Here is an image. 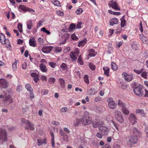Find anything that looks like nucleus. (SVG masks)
Returning a JSON list of instances; mask_svg holds the SVG:
<instances>
[{
	"label": "nucleus",
	"mask_w": 148,
	"mask_h": 148,
	"mask_svg": "<svg viewBox=\"0 0 148 148\" xmlns=\"http://www.w3.org/2000/svg\"><path fill=\"white\" fill-rule=\"evenodd\" d=\"M127 145L129 147H131L133 144H136L138 142V139L136 137L132 136H129L126 139Z\"/></svg>",
	"instance_id": "1"
},
{
	"label": "nucleus",
	"mask_w": 148,
	"mask_h": 148,
	"mask_svg": "<svg viewBox=\"0 0 148 148\" xmlns=\"http://www.w3.org/2000/svg\"><path fill=\"white\" fill-rule=\"evenodd\" d=\"M118 104L119 106L121 107V111L125 115H127L129 113V111L126 108V105L120 100L118 101Z\"/></svg>",
	"instance_id": "2"
},
{
	"label": "nucleus",
	"mask_w": 148,
	"mask_h": 148,
	"mask_svg": "<svg viewBox=\"0 0 148 148\" xmlns=\"http://www.w3.org/2000/svg\"><path fill=\"white\" fill-rule=\"evenodd\" d=\"M92 120V118L90 116H82L81 122L83 125H88L91 123Z\"/></svg>",
	"instance_id": "3"
},
{
	"label": "nucleus",
	"mask_w": 148,
	"mask_h": 148,
	"mask_svg": "<svg viewBox=\"0 0 148 148\" xmlns=\"http://www.w3.org/2000/svg\"><path fill=\"white\" fill-rule=\"evenodd\" d=\"M7 138L5 129L0 128V141L1 142L6 141Z\"/></svg>",
	"instance_id": "4"
},
{
	"label": "nucleus",
	"mask_w": 148,
	"mask_h": 148,
	"mask_svg": "<svg viewBox=\"0 0 148 148\" xmlns=\"http://www.w3.org/2000/svg\"><path fill=\"white\" fill-rule=\"evenodd\" d=\"M115 118L118 121L121 123L123 122L124 119L122 114L120 111L119 110H116L115 112Z\"/></svg>",
	"instance_id": "5"
},
{
	"label": "nucleus",
	"mask_w": 148,
	"mask_h": 148,
	"mask_svg": "<svg viewBox=\"0 0 148 148\" xmlns=\"http://www.w3.org/2000/svg\"><path fill=\"white\" fill-rule=\"evenodd\" d=\"M134 92L135 94L138 96L140 97L144 95L142 88L140 86L136 87L134 89Z\"/></svg>",
	"instance_id": "6"
},
{
	"label": "nucleus",
	"mask_w": 148,
	"mask_h": 148,
	"mask_svg": "<svg viewBox=\"0 0 148 148\" xmlns=\"http://www.w3.org/2000/svg\"><path fill=\"white\" fill-rule=\"evenodd\" d=\"M107 102L108 103V106L109 108L111 109H114L116 108V104L112 98H109L107 100Z\"/></svg>",
	"instance_id": "7"
},
{
	"label": "nucleus",
	"mask_w": 148,
	"mask_h": 148,
	"mask_svg": "<svg viewBox=\"0 0 148 148\" xmlns=\"http://www.w3.org/2000/svg\"><path fill=\"white\" fill-rule=\"evenodd\" d=\"M108 6L115 10H120V8L116 1H110L108 3Z\"/></svg>",
	"instance_id": "8"
},
{
	"label": "nucleus",
	"mask_w": 148,
	"mask_h": 148,
	"mask_svg": "<svg viewBox=\"0 0 148 148\" xmlns=\"http://www.w3.org/2000/svg\"><path fill=\"white\" fill-rule=\"evenodd\" d=\"M103 122L102 121L98 120H93L92 123V127L95 128L103 125Z\"/></svg>",
	"instance_id": "9"
},
{
	"label": "nucleus",
	"mask_w": 148,
	"mask_h": 148,
	"mask_svg": "<svg viewBox=\"0 0 148 148\" xmlns=\"http://www.w3.org/2000/svg\"><path fill=\"white\" fill-rule=\"evenodd\" d=\"M99 130L103 135H107L109 132V130L106 127L100 126L98 128Z\"/></svg>",
	"instance_id": "10"
},
{
	"label": "nucleus",
	"mask_w": 148,
	"mask_h": 148,
	"mask_svg": "<svg viewBox=\"0 0 148 148\" xmlns=\"http://www.w3.org/2000/svg\"><path fill=\"white\" fill-rule=\"evenodd\" d=\"M131 133L132 134L133 136L136 137H140L141 136V133L136 128H134L133 129Z\"/></svg>",
	"instance_id": "11"
},
{
	"label": "nucleus",
	"mask_w": 148,
	"mask_h": 148,
	"mask_svg": "<svg viewBox=\"0 0 148 148\" xmlns=\"http://www.w3.org/2000/svg\"><path fill=\"white\" fill-rule=\"evenodd\" d=\"M8 83L7 81L4 79H0V86L3 88H6L8 86Z\"/></svg>",
	"instance_id": "12"
},
{
	"label": "nucleus",
	"mask_w": 148,
	"mask_h": 148,
	"mask_svg": "<svg viewBox=\"0 0 148 148\" xmlns=\"http://www.w3.org/2000/svg\"><path fill=\"white\" fill-rule=\"evenodd\" d=\"M129 120L132 125L137 122V119L136 116L133 113H131L130 115Z\"/></svg>",
	"instance_id": "13"
},
{
	"label": "nucleus",
	"mask_w": 148,
	"mask_h": 148,
	"mask_svg": "<svg viewBox=\"0 0 148 148\" xmlns=\"http://www.w3.org/2000/svg\"><path fill=\"white\" fill-rule=\"evenodd\" d=\"M122 75L124 76L125 80L128 82H130L133 79L132 75H128L127 73H125L122 74Z\"/></svg>",
	"instance_id": "14"
},
{
	"label": "nucleus",
	"mask_w": 148,
	"mask_h": 148,
	"mask_svg": "<svg viewBox=\"0 0 148 148\" xmlns=\"http://www.w3.org/2000/svg\"><path fill=\"white\" fill-rule=\"evenodd\" d=\"M53 48V47L51 46H45L42 48V51L45 53H49L52 50Z\"/></svg>",
	"instance_id": "15"
},
{
	"label": "nucleus",
	"mask_w": 148,
	"mask_h": 148,
	"mask_svg": "<svg viewBox=\"0 0 148 148\" xmlns=\"http://www.w3.org/2000/svg\"><path fill=\"white\" fill-rule=\"evenodd\" d=\"M26 126L25 127V129L26 130H28L29 129L31 130H34V127L32 124L29 121H27L26 122L25 124Z\"/></svg>",
	"instance_id": "16"
},
{
	"label": "nucleus",
	"mask_w": 148,
	"mask_h": 148,
	"mask_svg": "<svg viewBox=\"0 0 148 148\" xmlns=\"http://www.w3.org/2000/svg\"><path fill=\"white\" fill-rule=\"evenodd\" d=\"M47 141L46 138L38 139L37 143L38 146H41L42 145H45Z\"/></svg>",
	"instance_id": "17"
},
{
	"label": "nucleus",
	"mask_w": 148,
	"mask_h": 148,
	"mask_svg": "<svg viewBox=\"0 0 148 148\" xmlns=\"http://www.w3.org/2000/svg\"><path fill=\"white\" fill-rule=\"evenodd\" d=\"M0 40L1 43L2 44H6L7 41H9V40L5 38V36L2 33L0 34Z\"/></svg>",
	"instance_id": "18"
},
{
	"label": "nucleus",
	"mask_w": 148,
	"mask_h": 148,
	"mask_svg": "<svg viewBox=\"0 0 148 148\" xmlns=\"http://www.w3.org/2000/svg\"><path fill=\"white\" fill-rule=\"evenodd\" d=\"M4 103L8 102L9 104L12 103L13 102V100L12 99L11 96L8 95L5 96V98L3 100Z\"/></svg>",
	"instance_id": "19"
},
{
	"label": "nucleus",
	"mask_w": 148,
	"mask_h": 148,
	"mask_svg": "<svg viewBox=\"0 0 148 148\" xmlns=\"http://www.w3.org/2000/svg\"><path fill=\"white\" fill-rule=\"evenodd\" d=\"M110 25L111 26H113L115 24H117L118 23V20L116 18L111 19L109 21Z\"/></svg>",
	"instance_id": "20"
},
{
	"label": "nucleus",
	"mask_w": 148,
	"mask_h": 148,
	"mask_svg": "<svg viewBox=\"0 0 148 148\" xmlns=\"http://www.w3.org/2000/svg\"><path fill=\"white\" fill-rule=\"evenodd\" d=\"M39 68L40 70L42 72H46L48 70L46 65L42 63H41L40 65Z\"/></svg>",
	"instance_id": "21"
},
{
	"label": "nucleus",
	"mask_w": 148,
	"mask_h": 148,
	"mask_svg": "<svg viewBox=\"0 0 148 148\" xmlns=\"http://www.w3.org/2000/svg\"><path fill=\"white\" fill-rule=\"evenodd\" d=\"M29 45L32 47H35L36 46V41L34 38H30L29 41Z\"/></svg>",
	"instance_id": "22"
},
{
	"label": "nucleus",
	"mask_w": 148,
	"mask_h": 148,
	"mask_svg": "<svg viewBox=\"0 0 148 148\" xmlns=\"http://www.w3.org/2000/svg\"><path fill=\"white\" fill-rule=\"evenodd\" d=\"M70 56L72 61H76L78 56L75 54H74L73 51H71L70 53Z\"/></svg>",
	"instance_id": "23"
},
{
	"label": "nucleus",
	"mask_w": 148,
	"mask_h": 148,
	"mask_svg": "<svg viewBox=\"0 0 148 148\" xmlns=\"http://www.w3.org/2000/svg\"><path fill=\"white\" fill-rule=\"evenodd\" d=\"M103 69L104 72V74L107 76H109V73L110 72V69L107 67H103Z\"/></svg>",
	"instance_id": "24"
},
{
	"label": "nucleus",
	"mask_w": 148,
	"mask_h": 148,
	"mask_svg": "<svg viewBox=\"0 0 148 148\" xmlns=\"http://www.w3.org/2000/svg\"><path fill=\"white\" fill-rule=\"evenodd\" d=\"M86 41L87 39L85 38L79 42L78 44V46L79 47L84 46L86 43Z\"/></svg>",
	"instance_id": "25"
},
{
	"label": "nucleus",
	"mask_w": 148,
	"mask_h": 148,
	"mask_svg": "<svg viewBox=\"0 0 148 148\" xmlns=\"http://www.w3.org/2000/svg\"><path fill=\"white\" fill-rule=\"evenodd\" d=\"M50 134L51 137V144L52 147H54L55 141L54 134L51 131L50 132Z\"/></svg>",
	"instance_id": "26"
},
{
	"label": "nucleus",
	"mask_w": 148,
	"mask_h": 148,
	"mask_svg": "<svg viewBox=\"0 0 148 148\" xmlns=\"http://www.w3.org/2000/svg\"><path fill=\"white\" fill-rule=\"evenodd\" d=\"M89 54L88 56L90 57L94 56H95L96 53L95 52V50L93 49H90L88 50Z\"/></svg>",
	"instance_id": "27"
},
{
	"label": "nucleus",
	"mask_w": 148,
	"mask_h": 148,
	"mask_svg": "<svg viewBox=\"0 0 148 148\" xmlns=\"http://www.w3.org/2000/svg\"><path fill=\"white\" fill-rule=\"evenodd\" d=\"M59 81L60 82V84L61 87L62 88H64V84H65V81L62 78H59Z\"/></svg>",
	"instance_id": "28"
},
{
	"label": "nucleus",
	"mask_w": 148,
	"mask_h": 148,
	"mask_svg": "<svg viewBox=\"0 0 148 148\" xmlns=\"http://www.w3.org/2000/svg\"><path fill=\"white\" fill-rule=\"evenodd\" d=\"M19 8L23 11H26L28 10V8L25 5H19Z\"/></svg>",
	"instance_id": "29"
},
{
	"label": "nucleus",
	"mask_w": 148,
	"mask_h": 148,
	"mask_svg": "<svg viewBox=\"0 0 148 148\" xmlns=\"http://www.w3.org/2000/svg\"><path fill=\"white\" fill-rule=\"evenodd\" d=\"M18 62V60H15L14 62L12 64V68L14 71L16 70L17 69V64Z\"/></svg>",
	"instance_id": "30"
},
{
	"label": "nucleus",
	"mask_w": 148,
	"mask_h": 148,
	"mask_svg": "<svg viewBox=\"0 0 148 148\" xmlns=\"http://www.w3.org/2000/svg\"><path fill=\"white\" fill-rule=\"evenodd\" d=\"M25 87L29 92L33 91V89L29 84H26L25 86Z\"/></svg>",
	"instance_id": "31"
},
{
	"label": "nucleus",
	"mask_w": 148,
	"mask_h": 148,
	"mask_svg": "<svg viewBox=\"0 0 148 148\" xmlns=\"http://www.w3.org/2000/svg\"><path fill=\"white\" fill-rule=\"evenodd\" d=\"M111 68L114 70L116 71L117 69V66L116 64L114 62H112L111 63Z\"/></svg>",
	"instance_id": "32"
},
{
	"label": "nucleus",
	"mask_w": 148,
	"mask_h": 148,
	"mask_svg": "<svg viewBox=\"0 0 148 148\" xmlns=\"http://www.w3.org/2000/svg\"><path fill=\"white\" fill-rule=\"evenodd\" d=\"M51 2L55 5L57 6H60V2L56 0H53L51 1Z\"/></svg>",
	"instance_id": "33"
},
{
	"label": "nucleus",
	"mask_w": 148,
	"mask_h": 148,
	"mask_svg": "<svg viewBox=\"0 0 148 148\" xmlns=\"http://www.w3.org/2000/svg\"><path fill=\"white\" fill-rule=\"evenodd\" d=\"M60 68L62 70L64 71L66 70L68 67L66 64L64 63H63L60 65Z\"/></svg>",
	"instance_id": "34"
},
{
	"label": "nucleus",
	"mask_w": 148,
	"mask_h": 148,
	"mask_svg": "<svg viewBox=\"0 0 148 148\" xmlns=\"http://www.w3.org/2000/svg\"><path fill=\"white\" fill-rule=\"evenodd\" d=\"M78 62L81 65L83 64L84 62L82 60L81 55H80L77 60Z\"/></svg>",
	"instance_id": "35"
},
{
	"label": "nucleus",
	"mask_w": 148,
	"mask_h": 148,
	"mask_svg": "<svg viewBox=\"0 0 148 148\" xmlns=\"http://www.w3.org/2000/svg\"><path fill=\"white\" fill-rule=\"evenodd\" d=\"M56 81V79L53 77H50L48 79L49 83L51 84L54 83Z\"/></svg>",
	"instance_id": "36"
},
{
	"label": "nucleus",
	"mask_w": 148,
	"mask_h": 148,
	"mask_svg": "<svg viewBox=\"0 0 148 148\" xmlns=\"http://www.w3.org/2000/svg\"><path fill=\"white\" fill-rule=\"evenodd\" d=\"M32 26V22L30 21H29L27 24V29H30L31 28Z\"/></svg>",
	"instance_id": "37"
},
{
	"label": "nucleus",
	"mask_w": 148,
	"mask_h": 148,
	"mask_svg": "<svg viewBox=\"0 0 148 148\" xmlns=\"http://www.w3.org/2000/svg\"><path fill=\"white\" fill-rule=\"evenodd\" d=\"M136 113H140L143 116L145 115V113L143 110L141 109H138L136 110Z\"/></svg>",
	"instance_id": "38"
},
{
	"label": "nucleus",
	"mask_w": 148,
	"mask_h": 148,
	"mask_svg": "<svg viewBox=\"0 0 148 148\" xmlns=\"http://www.w3.org/2000/svg\"><path fill=\"white\" fill-rule=\"evenodd\" d=\"M121 26L122 27H124L126 21L123 18H122L121 19Z\"/></svg>",
	"instance_id": "39"
},
{
	"label": "nucleus",
	"mask_w": 148,
	"mask_h": 148,
	"mask_svg": "<svg viewBox=\"0 0 148 148\" xmlns=\"http://www.w3.org/2000/svg\"><path fill=\"white\" fill-rule=\"evenodd\" d=\"M103 134L102 133L98 132L96 134V136L97 138L101 139L103 137Z\"/></svg>",
	"instance_id": "40"
},
{
	"label": "nucleus",
	"mask_w": 148,
	"mask_h": 148,
	"mask_svg": "<svg viewBox=\"0 0 148 148\" xmlns=\"http://www.w3.org/2000/svg\"><path fill=\"white\" fill-rule=\"evenodd\" d=\"M17 27L19 32H22L23 30L22 24L21 23H19L18 24Z\"/></svg>",
	"instance_id": "41"
},
{
	"label": "nucleus",
	"mask_w": 148,
	"mask_h": 148,
	"mask_svg": "<svg viewBox=\"0 0 148 148\" xmlns=\"http://www.w3.org/2000/svg\"><path fill=\"white\" fill-rule=\"evenodd\" d=\"M48 92V90L45 89H43L41 91V94L43 95H45L47 94Z\"/></svg>",
	"instance_id": "42"
},
{
	"label": "nucleus",
	"mask_w": 148,
	"mask_h": 148,
	"mask_svg": "<svg viewBox=\"0 0 148 148\" xmlns=\"http://www.w3.org/2000/svg\"><path fill=\"white\" fill-rule=\"evenodd\" d=\"M84 79L85 82L87 84H88L89 83V81L88 76L87 75H85L84 77Z\"/></svg>",
	"instance_id": "43"
},
{
	"label": "nucleus",
	"mask_w": 148,
	"mask_h": 148,
	"mask_svg": "<svg viewBox=\"0 0 148 148\" xmlns=\"http://www.w3.org/2000/svg\"><path fill=\"white\" fill-rule=\"evenodd\" d=\"M143 69H141L139 70H134V71L137 74H139L142 73L143 71Z\"/></svg>",
	"instance_id": "44"
},
{
	"label": "nucleus",
	"mask_w": 148,
	"mask_h": 148,
	"mask_svg": "<svg viewBox=\"0 0 148 148\" xmlns=\"http://www.w3.org/2000/svg\"><path fill=\"white\" fill-rule=\"evenodd\" d=\"M68 108L66 107H63L61 109L60 111L62 112H66L68 111Z\"/></svg>",
	"instance_id": "45"
},
{
	"label": "nucleus",
	"mask_w": 148,
	"mask_h": 148,
	"mask_svg": "<svg viewBox=\"0 0 148 148\" xmlns=\"http://www.w3.org/2000/svg\"><path fill=\"white\" fill-rule=\"evenodd\" d=\"M80 121V120L78 119L75 120L74 121L73 123L74 125L75 126H77L79 124Z\"/></svg>",
	"instance_id": "46"
},
{
	"label": "nucleus",
	"mask_w": 148,
	"mask_h": 148,
	"mask_svg": "<svg viewBox=\"0 0 148 148\" xmlns=\"http://www.w3.org/2000/svg\"><path fill=\"white\" fill-rule=\"evenodd\" d=\"M83 12V9L82 8H78L76 11V13L77 14H81Z\"/></svg>",
	"instance_id": "47"
},
{
	"label": "nucleus",
	"mask_w": 148,
	"mask_h": 148,
	"mask_svg": "<svg viewBox=\"0 0 148 148\" xmlns=\"http://www.w3.org/2000/svg\"><path fill=\"white\" fill-rule=\"evenodd\" d=\"M71 38L72 40H77L78 39V38L74 34H73L71 35Z\"/></svg>",
	"instance_id": "48"
},
{
	"label": "nucleus",
	"mask_w": 148,
	"mask_h": 148,
	"mask_svg": "<svg viewBox=\"0 0 148 148\" xmlns=\"http://www.w3.org/2000/svg\"><path fill=\"white\" fill-rule=\"evenodd\" d=\"M90 68L92 70H94L95 69V66L92 63H90L89 64Z\"/></svg>",
	"instance_id": "49"
},
{
	"label": "nucleus",
	"mask_w": 148,
	"mask_h": 148,
	"mask_svg": "<svg viewBox=\"0 0 148 148\" xmlns=\"http://www.w3.org/2000/svg\"><path fill=\"white\" fill-rule=\"evenodd\" d=\"M49 65L52 68H54L56 66V64L53 62H49Z\"/></svg>",
	"instance_id": "50"
},
{
	"label": "nucleus",
	"mask_w": 148,
	"mask_h": 148,
	"mask_svg": "<svg viewBox=\"0 0 148 148\" xmlns=\"http://www.w3.org/2000/svg\"><path fill=\"white\" fill-rule=\"evenodd\" d=\"M141 76L144 78L147 79V73L143 71L141 75Z\"/></svg>",
	"instance_id": "51"
},
{
	"label": "nucleus",
	"mask_w": 148,
	"mask_h": 148,
	"mask_svg": "<svg viewBox=\"0 0 148 148\" xmlns=\"http://www.w3.org/2000/svg\"><path fill=\"white\" fill-rule=\"evenodd\" d=\"M121 84V87L123 89H125L127 87V85L124 83H123L120 82Z\"/></svg>",
	"instance_id": "52"
},
{
	"label": "nucleus",
	"mask_w": 148,
	"mask_h": 148,
	"mask_svg": "<svg viewBox=\"0 0 148 148\" xmlns=\"http://www.w3.org/2000/svg\"><path fill=\"white\" fill-rule=\"evenodd\" d=\"M56 13L58 15L61 16H62L64 15L63 12L60 10L57 11H56Z\"/></svg>",
	"instance_id": "53"
},
{
	"label": "nucleus",
	"mask_w": 148,
	"mask_h": 148,
	"mask_svg": "<svg viewBox=\"0 0 148 148\" xmlns=\"http://www.w3.org/2000/svg\"><path fill=\"white\" fill-rule=\"evenodd\" d=\"M76 27V26L73 24H71L69 27V29L71 30L74 29Z\"/></svg>",
	"instance_id": "54"
},
{
	"label": "nucleus",
	"mask_w": 148,
	"mask_h": 148,
	"mask_svg": "<svg viewBox=\"0 0 148 148\" xmlns=\"http://www.w3.org/2000/svg\"><path fill=\"white\" fill-rule=\"evenodd\" d=\"M111 122L112 124L114 125V126L115 127V128L117 129V130L118 131H119V130L118 128L117 124L116 123H115V122L112 121H111Z\"/></svg>",
	"instance_id": "55"
},
{
	"label": "nucleus",
	"mask_w": 148,
	"mask_h": 148,
	"mask_svg": "<svg viewBox=\"0 0 148 148\" xmlns=\"http://www.w3.org/2000/svg\"><path fill=\"white\" fill-rule=\"evenodd\" d=\"M27 66V63L26 62H24L22 64V67L23 69H26Z\"/></svg>",
	"instance_id": "56"
},
{
	"label": "nucleus",
	"mask_w": 148,
	"mask_h": 148,
	"mask_svg": "<svg viewBox=\"0 0 148 148\" xmlns=\"http://www.w3.org/2000/svg\"><path fill=\"white\" fill-rule=\"evenodd\" d=\"M94 90V89H91L88 91V93L89 95H91L92 94V92Z\"/></svg>",
	"instance_id": "57"
},
{
	"label": "nucleus",
	"mask_w": 148,
	"mask_h": 148,
	"mask_svg": "<svg viewBox=\"0 0 148 148\" xmlns=\"http://www.w3.org/2000/svg\"><path fill=\"white\" fill-rule=\"evenodd\" d=\"M82 23L81 22H79L76 27V29H80L81 28V25L82 24Z\"/></svg>",
	"instance_id": "58"
},
{
	"label": "nucleus",
	"mask_w": 148,
	"mask_h": 148,
	"mask_svg": "<svg viewBox=\"0 0 148 148\" xmlns=\"http://www.w3.org/2000/svg\"><path fill=\"white\" fill-rule=\"evenodd\" d=\"M38 41L39 42L40 44H41L44 42V40L43 38L40 37L38 38Z\"/></svg>",
	"instance_id": "59"
},
{
	"label": "nucleus",
	"mask_w": 148,
	"mask_h": 148,
	"mask_svg": "<svg viewBox=\"0 0 148 148\" xmlns=\"http://www.w3.org/2000/svg\"><path fill=\"white\" fill-rule=\"evenodd\" d=\"M52 123L53 125H60V123L58 122L55 121H53Z\"/></svg>",
	"instance_id": "60"
},
{
	"label": "nucleus",
	"mask_w": 148,
	"mask_h": 148,
	"mask_svg": "<svg viewBox=\"0 0 148 148\" xmlns=\"http://www.w3.org/2000/svg\"><path fill=\"white\" fill-rule=\"evenodd\" d=\"M142 40L143 42L145 44H147L148 42V41L147 38L145 37V38L142 39Z\"/></svg>",
	"instance_id": "61"
},
{
	"label": "nucleus",
	"mask_w": 148,
	"mask_h": 148,
	"mask_svg": "<svg viewBox=\"0 0 148 148\" xmlns=\"http://www.w3.org/2000/svg\"><path fill=\"white\" fill-rule=\"evenodd\" d=\"M31 75L32 77H34L38 76V74H37L36 73H31Z\"/></svg>",
	"instance_id": "62"
},
{
	"label": "nucleus",
	"mask_w": 148,
	"mask_h": 148,
	"mask_svg": "<svg viewBox=\"0 0 148 148\" xmlns=\"http://www.w3.org/2000/svg\"><path fill=\"white\" fill-rule=\"evenodd\" d=\"M98 142L96 140H93L92 141V144L94 145H96L98 144Z\"/></svg>",
	"instance_id": "63"
},
{
	"label": "nucleus",
	"mask_w": 148,
	"mask_h": 148,
	"mask_svg": "<svg viewBox=\"0 0 148 148\" xmlns=\"http://www.w3.org/2000/svg\"><path fill=\"white\" fill-rule=\"evenodd\" d=\"M103 148H111V147L108 144H107L104 145Z\"/></svg>",
	"instance_id": "64"
}]
</instances>
